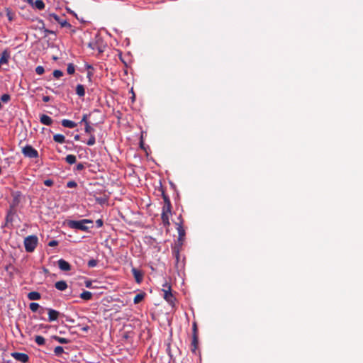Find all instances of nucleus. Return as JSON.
<instances>
[{
  "label": "nucleus",
  "instance_id": "obj_1",
  "mask_svg": "<svg viewBox=\"0 0 363 363\" xmlns=\"http://www.w3.org/2000/svg\"><path fill=\"white\" fill-rule=\"evenodd\" d=\"M69 228L88 232L90 228L94 227V221L90 219H82L79 220H69Z\"/></svg>",
  "mask_w": 363,
  "mask_h": 363
},
{
  "label": "nucleus",
  "instance_id": "obj_2",
  "mask_svg": "<svg viewBox=\"0 0 363 363\" xmlns=\"http://www.w3.org/2000/svg\"><path fill=\"white\" fill-rule=\"evenodd\" d=\"M71 25L69 24V28ZM69 35H71L72 40L78 45H85L89 40L90 33L82 31V30H70Z\"/></svg>",
  "mask_w": 363,
  "mask_h": 363
},
{
  "label": "nucleus",
  "instance_id": "obj_3",
  "mask_svg": "<svg viewBox=\"0 0 363 363\" xmlns=\"http://www.w3.org/2000/svg\"><path fill=\"white\" fill-rule=\"evenodd\" d=\"M85 45L93 51V53L96 52V54L102 53L106 48V44L104 43V40L97 35H96L94 40H87Z\"/></svg>",
  "mask_w": 363,
  "mask_h": 363
},
{
  "label": "nucleus",
  "instance_id": "obj_4",
  "mask_svg": "<svg viewBox=\"0 0 363 363\" xmlns=\"http://www.w3.org/2000/svg\"><path fill=\"white\" fill-rule=\"evenodd\" d=\"M38 239L36 235H29L24 240L25 250L27 252H32L34 251L38 245Z\"/></svg>",
  "mask_w": 363,
  "mask_h": 363
},
{
  "label": "nucleus",
  "instance_id": "obj_5",
  "mask_svg": "<svg viewBox=\"0 0 363 363\" xmlns=\"http://www.w3.org/2000/svg\"><path fill=\"white\" fill-rule=\"evenodd\" d=\"M22 152L25 157L28 158H37L38 157V151L29 145H26L22 149Z\"/></svg>",
  "mask_w": 363,
  "mask_h": 363
},
{
  "label": "nucleus",
  "instance_id": "obj_6",
  "mask_svg": "<svg viewBox=\"0 0 363 363\" xmlns=\"http://www.w3.org/2000/svg\"><path fill=\"white\" fill-rule=\"evenodd\" d=\"M16 213V208H11V206H9V208L7 211V213L6 216V220H5V227H9V225L12 226V223L13 221V216Z\"/></svg>",
  "mask_w": 363,
  "mask_h": 363
},
{
  "label": "nucleus",
  "instance_id": "obj_7",
  "mask_svg": "<svg viewBox=\"0 0 363 363\" xmlns=\"http://www.w3.org/2000/svg\"><path fill=\"white\" fill-rule=\"evenodd\" d=\"M171 214H172V208H169L168 211H166L165 206L162 207L161 218H162L163 225L165 227H168L170 225L169 216H171Z\"/></svg>",
  "mask_w": 363,
  "mask_h": 363
},
{
  "label": "nucleus",
  "instance_id": "obj_8",
  "mask_svg": "<svg viewBox=\"0 0 363 363\" xmlns=\"http://www.w3.org/2000/svg\"><path fill=\"white\" fill-rule=\"evenodd\" d=\"M11 196L13 199L9 206H11V208H16L21 202L22 194L19 191H12Z\"/></svg>",
  "mask_w": 363,
  "mask_h": 363
},
{
  "label": "nucleus",
  "instance_id": "obj_9",
  "mask_svg": "<svg viewBox=\"0 0 363 363\" xmlns=\"http://www.w3.org/2000/svg\"><path fill=\"white\" fill-rule=\"evenodd\" d=\"M79 123H84L85 128L84 131L86 134L91 135V134H93V132L94 131V128L90 125L89 122L87 121V114H84L82 118H81Z\"/></svg>",
  "mask_w": 363,
  "mask_h": 363
},
{
  "label": "nucleus",
  "instance_id": "obj_10",
  "mask_svg": "<svg viewBox=\"0 0 363 363\" xmlns=\"http://www.w3.org/2000/svg\"><path fill=\"white\" fill-rule=\"evenodd\" d=\"M11 357H13L16 360L19 361L22 363H27L29 360V357L26 353L21 352H12Z\"/></svg>",
  "mask_w": 363,
  "mask_h": 363
},
{
  "label": "nucleus",
  "instance_id": "obj_11",
  "mask_svg": "<svg viewBox=\"0 0 363 363\" xmlns=\"http://www.w3.org/2000/svg\"><path fill=\"white\" fill-rule=\"evenodd\" d=\"M180 222L176 223L177 225V230L178 232V240L182 241L184 240V238L185 236V230L183 227V220L182 219V216H180L179 218Z\"/></svg>",
  "mask_w": 363,
  "mask_h": 363
},
{
  "label": "nucleus",
  "instance_id": "obj_12",
  "mask_svg": "<svg viewBox=\"0 0 363 363\" xmlns=\"http://www.w3.org/2000/svg\"><path fill=\"white\" fill-rule=\"evenodd\" d=\"M163 293H164L163 297H164V300L166 301H167L169 303V305H171L172 306H174L176 298L174 296V295L172 294V290L171 291H163Z\"/></svg>",
  "mask_w": 363,
  "mask_h": 363
},
{
  "label": "nucleus",
  "instance_id": "obj_13",
  "mask_svg": "<svg viewBox=\"0 0 363 363\" xmlns=\"http://www.w3.org/2000/svg\"><path fill=\"white\" fill-rule=\"evenodd\" d=\"M198 346H199L198 335H192V340H191V351L194 354H197Z\"/></svg>",
  "mask_w": 363,
  "mask_h": 363
},
{
  "label": "nucleus",
  "instance_id": "obj_14",
  "mask_svg": "<svg viewBox=\"0 0 363 363\" xmlns=\"http://www.w3.org/2000/svg\"><path fill=\"white\" fill-rule=\"evenodd\" d=\"M9 58H10V51L9 50V49H6L1 53V56L0 57V64L1 65L8 64Z\"/></svg>",
  "mask_w": 363,
  "mask_h": 363
},
{
  "label": "nucleus",
  "instance_id": "obj_15",
  "mask_svg": "<svg viewBox=\"0 0 363 363\" xmlns=\"http://www.w3.org/2000/svg\"><path fill=\"white\" fill-rule=\"evenodd\" d=\"M48 310V320L52 322L56 320L60 316V313L54 309L49 308Z\"/></svg>",
  "mask_w": 363,
  "mask_h": 363
},
{
  "label": "nucleus",
  "instance_id": "obj_16",
  "mask_svg": "<svg viewBox=\"0 0 363 363\" xmlns=\"http://www.w3.org/2000/svg\"><path fill=\"white\" fill-rule=\"evenodd\" d=\"M40 121L42 124L46 125H51L52 123V119L48 115L42 114L40 116Z\"/></svg>",
  "mask_w": 363,
  "mask_h": 363
},
{
  "label": "nucleus",
  "instance_id": "obj_17",
  "mask_svg": "<svg viewBox=\"0 0 363 363\" xmlns=\"http://www.w3.org/2000/svg\"><path fill=\"white\" fill-rule=\"evenodd\" d=\"M131 271L136 282L140 283L143 280V274L141 272L135 268H133Z\"/></svg>",
  "mask_w": 363,
  "mask_h": 363
},
{
  "label": "nucleus",
  "instance_id": "obj_18",
  "mask_svg": "<svg viewBox=\"0 0 363 363\" xmlns=\"http://www.w3.org/2000/svg\"><path fill=\"white\" fill-rule=\"evenodd\" d=\"M75 93L79 97H84L85 95V88L82 84H77L75 88Z\"/></svg>",
  "mask_w": 363,
  "mask_h": 363
},
{
  "label": "nucleus",
  "instance_id": "obj_19",
  "mask_svg": "<svg viewBox=\"0 0 363 363\" xmlns=\"http://www.w3.org/2000/svg\"><path fill=\"white\" fill-rule=\"evenodd\" d=\"M50 16L53 18L58 23L61 24L62 26H65L67 24V18L62 19L55 13L50 14Z\"/></svg>",
  "mask_w": 363,
  "mask_h": 363
},
{
  "label": "nucleus",
  "instance_id": "obj_20",
  "mask_svg": "<svg viewBox=\"0 0 363 363\" xmlns=\"http://www.w3.org/2000/svg\"><path fill=\"white\" fill-rule=\"evenodd\" d=\"M55 286L59 291H65L67 288V284L65 281H59L55 284Z\"/></svg>",
  "mask_w": 363,
  "mask_h": 363
},
{
  "label": "nucleus",
  "instance_id": "obj_21",
  "mask_svg": "<svg viewBox=\"0 0 363 363\" xmlns=\"http://www.w3.org/2000/svg\"><path fill=\"white\" fill-rule=\"evenodd\" d=\"M28 298L31 301L39 300L41 298V295L38 291H31L28 294Z\"/></svg>",
  "mask_w": 363,
  "mask_h": 363
},
{
  "label": "nucleus",
  "instance_id": "obj_22",
  "mask_svg": "<svg viewBox=\"0 0 363 363\" xmlns=\"http://www.w3.org/2000/svg\"><path fill=\"white\" fill-rule=\"evenodd\" d=\"M162 198H163V200H164V205H163V206H165L166 211H168L169 208H172V204H171V202H170V199L168 197V196H167L164 194V191H162Z\"/></svg>",
  "mask_w": 363,
  "mask_h": 363
},
{
  "label": "nucleus",
  "instance_id": "obj_23",
  "mask_svg": "<svg viewBox=\"0 0 363 363\" xmlns=\"http://www.w3.org/2000/svg\"><path fill=\"white\" fill-rule=\"evenodd\" d=\"M92 293L88 291H84L82 293L80 294L79 297L84 300V301H89L92 298Z\"/></svg>",
  "mask_w": 363,
  "mask_h": 363
},
{
  "label": "nucleus",
  "instance_id": "obj_24",
  "mask_svg": "<svg viewBox=\"0 0 363 363\" xmlns=\"http://www.w3.org/2000/svg\"><path fill=\"white\" fill-rule=\"evenodd\" d=\"M45 5L44 2L42 0H36L34 1L32 7L38 9V10H43L44 9Z\"/></svg>",
  "mask_w": 363,
  "mask_h": 363
},
{
  "label": "nucleus",
  "instance_id": "obj_25",
  "mask_svg": "<svg viewBox=\"0 0 363 363\" xmlns=\"http://www.w3.org/2000/svg\"><path fill=\"white\" fill-rule=\"evenodd\" d=\"M54 140L60 144H63L65 143V137L62 134H56L53 136Z\"/></svg>",
  "mask_w": 363,
  "mask_h": 363
},
{
  "label": "nucleus",
  "instance_id": "obj_26",
  "mask_svg": "<svg viewBox=\"0 0 363 363\" xmlns=\"http://www.w3.org/2000/svg\"><path fill=\"white\" fill-rule=\"evenodd\" d=\"M58 265L60 269L62 271H68V262L61 259L58 260Z\"/></svg>",
  "mask_w": 363,
  "mask_h": 363
},
{
  "label": "nucleus",
  "instance_id": "obj_27",
  "mask_svg": "<svg viewBox=\"0 0 363 363\" xmlns=\"http://www.w3.org/2000/svg\"><path fill=\"white\" fill-rule=\"evenodd\" d=\"M144 297H145L144 293H140V294H136L133 298L134 303L135 304L139 303L140 301H142L143 300Z\"/></svg>",
  "mask_w": 363,
  "mask_h": 363
},
{
  "label": "nucleus",
  "instance_id": "obj_28",
  "mask_svg": "<svg viewBox=\"0 0 363 363\" xmlns=\"http://www.w3.org/2000/svg\"><path fill=\"white\" fill-rule=\"evenodd\" d=\"M179 250L180 249L179 246H174L172 247V253L176 258L177 262L179 260Z\"/></svg>",
  "mask_w": 363,
  "mask_h": 363
},
{
  "label": "nucleus",
  "instance_id": "obj_29",
  "mask_svg": "<svg viewBox=\"0 0 363 363\" xmlns=\"http://www.w3.org/2000/svg\"><path fill=\"white\" fill-rule=\"evenodd\" d=\"M78 190H79L80 192H78V191L76 192V193L72 192V198H71V199L72 201H78L79 198L80 197V194L82 192L83 188L81 187V188L78 189Z\"/></svg>",
  "mask_w": 363,
  "mask_h": 363
},
{
  "label": "nucleus",
  "instance_id": "obj_30",
  "mask_svg": "<svg viewBox=\"0 0 363 363\" xmlns=\"http://www.w3.org/2000/svg\"><path fill=\"white\" fill-rule=\"evenodd\" d=\"M84 169V165L83 163H79L77 164L74 168H73V171L74 172H75L76 174L77 172H82V170Z\"/></svg>",
  "mask_w": 363,
  "mask_h": 363
},
{
  "label": "nucleus",
  "instance_id": "obj_31",
  "mask_svg": "<svg viewBox=\"0 0 363 363\" xmlns=\"http://www.w3.org/2000/svg\"><path fill=\"white\" fill-rule=\"evenodd\" d=\"M35 340L38 345H43L45 342V338L40 335H37Z\"/></svg>",
  "mask_w": 363,
  "mask_h": 363
},
{
  "label": "nucleus",
  "instance_id": "obj_32",
  "mask_svg": "<svg viewBox=\"0 0 363 363\" xmlns=\"http://www.w3.org/2000/svg\"><path fill=\"white\" fill-rule=\"evenodd\" d=\"M85 143L89 146L94 145L95 144V143H96L95 136L93 134H91V135L89 136V140L86 142H85Z\"/></svg>",
  "mask_w": 363,
  "mask_h": 363
},
{
  "label": "nucleus",
  "instance_id": "obj_33",
  "mask_svg": "<svg viewBox=\"0 0 363 363\" xmlns=\"http://www.w3.org/2000/svg\"><path fill=\"white\" fill-rule=\"evenodd\" d=\"M39 307H40L39 304L38 303H35V302H32L29 305V308L33 312H36L38 311V309L39 308Z\"/></svg>",
  "mask_w": 363,
  "mask_h": 363
},
{
  "label": "nucleus",
  "instance_id": "obj_34",
  "mask_svg": "<svg viewBox=\"0 0 363 363\" xmlns=\"http://www.w3.org/2000/svg\"><path fill=\"white\" fill-rule=\"evenodd\" d=\"M63 352H64V349L61 346L56 347L54 350V352H55V355H57V356L61 355L63 353Z\"/></svg>",
  "mask_w": 363,
  "mask_h": 363
},
{
  "label": "nucleus",
  "instance_id": "obj_35",
  "mask_svg": "<svg viewBox=\"0 0 363 363\" xmlns=\"http://www.w3.org/2000/svg\"><path fill=\"white\" fill-rule=\"evenodd\" d=\"M10 99H11V96L8 94H4L1 95V101L3 103H7L10 101Z\"/></svg>",
  "mask_w": 363,
  "mask_h": 363
},
{
  "label": "nucleus",
  "instance_id": "obj_36",
  "mask_svg": "<svg viewBox=\"0 0 363 363\" xmlns=\"http://www.w3.org/2000/svg\"><path fill=\"white\" fill-rule=\"evenodd\" d=\"M97 264H98V260L91 259L88 262L87 266L90 268H93V267H96L97 265Z\"/></svg>",
  "mask_w": 363,
  "mask_h": 363
},
{
  "label": "nucleus",
  "instance_id": "obj_37",
  "mask_svg": "<svg viewBox=\"0 0 363 363\" xmlns=\"http://www.w3.org/2000/svg\"><path fill=\"white\" fill-rule=\"evenodd\" d=\"M171 290H172L171 285H170L167 281H165V282L162 284V291H171Z\"/></svg>",
  "mask_w": 363,
  "mask_h": 363
},
{
  "label": "nucleus",
  "instance_id": "obj_38",
  "mask_svg": "<svg viewBox=\"0 0 363 363\" xmlns=\"http://www.w3.org/2000/svg\"><path fill=\"white\" fill-rule=\"evenodd\" d=\"M45 72V69H44V67L43 66H38L36 68H35V72L36 74H39V75H41L44 73Z\"/></svg>",
  "mask_w": 363,
  "mask_h": 363
},
{
  "label": "nucleus",
  "instance_id": "obj_39",
  "mask_svg": "<svg viewBox=\"0 0 363 363\" xmlns=\"http://www.w3.org/2000/svg\"><path fill=\"white\" fill-rule=\"evenodd\" d=\"M54 338L56 340H57L59 342L62 343V344L68 342V340L67 338L60 337H57V336H55Z\"/></svg>",
  "mask_w": 363,
  "mask_h": 363
},
{
  "label": "nucleus",
  "instance_id": "obj_40",
  "mask_svg": "<svg viewBox=\"0 0 363 363\" xmlns=\"http://www.w3.org/2000/svg\"><path fill=\"white\" fill-rule=\"evenodd\" d=\"M62 75H63V73L60 70L56 69V70H54V72H53V76L55 78H59V77H62Z\"/></svg>",
  "mask_w": 363,
  "mask_h": 363
},
{
  "label": "nucleus",
  "instance_id": "obj_41",
  "mask_svg": "<svg viewBox=\"0 0 363 363\" xmlns=\"http://www.w3.org/2000/svg\"><path fill=\"white\" fill-rule=\"evenodd\" d=\"M192 330H193L192 335H198V328H197L196 322H194L193 323V324H192Z\"/></svg>",
  "mask_w": 363,
  "mask_h": 363
},
{
  "label": "nucleus",
  "instance_id": "obj_42",
  "mask_svg": "<svg viewBox=\"0 0 363 363\" xmlns=\"http://www.w3.org/2000/svg\"><path fill=\"white\" fill-rule=\"evenodd\" d=\"M76 161H77L76 156L72 155H69V164H74L76 162Z\"/></svg>",
  "mask_w": 363,
  "mask_h": 363
},
{
  "label": "nucleus",
  "instance_id": "obj_43",
  "mask_svg": "<svg viewBox=\"0 0 363 363\" xmlns=\"http://www.w3.org/2000/svg\"><path fill=\"white\" fill-rule=\"evenodd\" d=\"M76 67L73 63H69V75L74 74Z\"/></svg>",
  "mask_w": 363,
  "mask_h": 363
},
{
  "label": "nucleus",
  "instance_id": "obj_44",
  "mask_svg": "<svg viewBox=\"0 0 363 363\" xmlns=\"http://www.w3.org/2000/svg\"><path fill=\"white\" fill-rule=\"evenodd\" d=\"M43 183H44L45 185H46L48 186H51L53 185L54 182H53V180L48 179H45L43 182Z\"/></svg>",
  "mask_w": 363,
  "mask_h": 363
},
{
  "label": "nucleus",
  "instance_id": "obj_45",
  "mask_svg": "<svg viewBox=\"0 0 363 363\" xmlns=\"http://www.w3.org/2000/svg\"><path fill=\"white\" fill-rule=\"evenodd\" d=\"M96 225L97 228H101L104 225V221L101 219H98L96 221Z\"/></svg>",
  "mask_w": 363,
  "mask_h": 363
},
{
  "label": "nucleus",
  "instance_id": "obj_46",
  "mask_svg": "<svg viewBox=\"0 0 363 363\" xmlns=\"http://www.w3.org/2000/svg\"><path fill=\"white\" fill-rule=\"evenodd\" d=\"M57 244H58V242L57 240H53L48 242V246L54 247V246L57 245Z\"/></svg>",
  "mask_w": 363,
  "mask_h": 363
},
{
  "label": "nucleus",
  "instance_id": "obj_47",
  "mask_svg": "<svg viewBox=\"0 0 363 363\" xmlns=\"http://www.w3.org/2000/svg\"><path fill=\"white\" fill-rule=\"evenodd\" d=\"M69 188H75L77 186V184L74 181H69Z\"/></svg>",
  "mask_w": 363,
  "mask_h": 363
},
{
  "label": "nucleus",
  "instance_id": "obj_48",
  "mask_svg": "<svg viewBox=\"0 0 363 363\" xmlns=\"http://www.w3.org/2000/svg\"><path fill=\"white\" fill-rule=\"evenodd\" d=\"M85 286L87 288H91L92 282L90 280H86L84 282Z\"/></svg>",
  "mask_w": 363,
  "mask_h": 363
},
{
  "label": "nucleus",
  "instance_id": "obj_49",
  "mask_svg": "<svg viewBox=\"0 0 363 363\" xmlns=\"http://www.w3.org/2000/svg\"><path fill=\"white\" fill-rule=\"evenodd\" d=\"M62 125L65 127V128H68V119H63L62 121Z\"/></svg>",
  "mask_w": 363,
  "mask_h": 363
},
{
  "label": "nucleus",
  "instance_id": "obj_50",
  "mask_svg": "<svg viewBox=\"0 0 363 363\" xmlns=\"http://www.w3.org/2000/svg\"><path fill=\"white\" fill-rule=\"evenodd\" d=\"M77 125V123L72 121H69V128H73L76 127Z\"/></svg>",
  "mask_w": 363,
  "mask_h": 363
},
{
  "label": "nucleus",
  "instance_id": "obj_51",
  "mask_svg": "<svg viewBox=\"0 0 363 363\" xmlns=\"http://www.w3.org/2000/svg\"><path fill=\"white\" fill-rule=\"evenodd\" d=\"M75 328L74 325H70L69 326V332L72 333H77V330H71L72 328Z\"/></svg>",
  "mask_w": 363,
  "mask_h": 363
},
{
  "label": "nucleus",
  "instance_id": "obj_52",
  "mask_svg": "<svg viewBox=\"0 0 363 363\" xmlns=\"http://www.w3.org/2000/svg\"><path fill=\"white\" fill-rule=\"evenodd\" d=\"M49 100H50V97L48 96H45L43 98V101H45V102H48Z\"/></svg>",
  "mask_w": 363,
  "mask_h": 363
},
{
  "label": "nucleus",
  "instance_id": "obj_53",
  "mask_svg": "<svg viewBox=\"0 0 363 363\" xmlns=\"http://www.w3.org/2000/svg\"><path fill=\"white\" fill-rule=\"evenodd\" d=\"M24 1L28 2L31 6H33V4L34 3L33 0H24Z\"/></svg>",
  "mask_w": 363,
  "mask_h": 363
},
{
  "label": "nucleus",
  "instance_id": "obj_54",
  "mask_svg": "<svg viewBox=\"0 0 363 363\" xmlns=\"http://www.w3.org/2000/svg\"><path fill=\"white\" fill-rule=\"evenodd\" d=\"M79 329L83 330V331H86L88 330V328L87 327H80L79 326Z\"/></svg>",
  "mask_w": 363,
  "mask_h": 363
},
{
  "label": "nucleus",
  "instance_id": "obj_55",
  "mask_svg": "<svg viewBox=\"0 0 363 363\" xmlns=\"http://www.w3.org/2000/svg\"><path fill=\"white\" fill-rule=\"evenodd\" d=\"M64 160H65L67 162H68V155H66V156L64 157Z\"/></svg>",
  "mask_w": 363,
  "mask_h": 363
},
{
  "label": "nucleus",
  "instance_id": "obj_56",
  "mask_svg": "<svg viewBox=\"0 0 363 363\" xmlns=\"http://www.w3.org/2000/svg\"><path fill=\"white\" fill-rule=\"evenodd\" d=\"M11 267V264H10V265L6 266V267H5V269L8 271V270L9 269V267Z\"/></svg>",
  "mask_w": 363,
  "mask_h": 363
},
{
  "label": "nucleus",
  "instance_id": "obj_57",
  "mask_svg": "<svg viewBox=\"0 0 363 363\" xmlns=\"http://www.w3.org/2000/svg\"><path fill=\"white\" fill-rule=\"evenodd\" d=\"M69 13H72L74 16H76V14L72 11H71L70 9L69 10Z\"/></svg>",
  "mask_w": 363,
  "mask_h": 363
},
{
  "label": "nucleus",
  "instance_id": "obj_58",
  "mask_svg": "<svg viewBox=\"0 0 363 363\" xmlns=\"http://www.w3.org/2000/svg\"><path fill=\"white\" fill-rule=\"evenodd\" d=\"M74 138H75L76 140H78V139L79 138V136L78 135H75Z\"/></svg>",
  "mask_w": 363,
  "mask_h": 363
},
{
  "label": "nucleus",
  "instance_id": "obj_59",
  "mask_svg": "<svg viewBox=\"0 0 363 363\" xmlns=\"http://www.w3.org/2000/svg\"><path fill=\"white\" fill-rule=\"evenodd\" d=\"M69 323H74V320H72V319L69 318Z\"/></svg>",
  "mask_w": 363,
  "mask_h": 363
},
{
  "label": "nucleus",
  "instance_id": "obj_60",
  "mask_svg": "<svg viewBox=\"0 0 363 363\" xmlns=\"http://www.w3.org/2000/svg\"><path fill=\"white\" fill-rule=\"evenodd\" d=\"M79 79H80V80H82V77L79 76Z\"/></svg>",
  "mask_w": 363,
  "mask_h": 363
}]
</instances>
